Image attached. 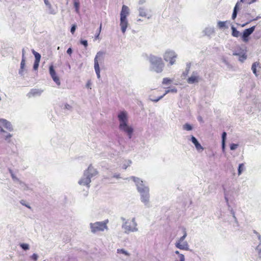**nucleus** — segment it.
<instances>
[{
  "label": "nucleus",
  "instance_id": "f257e3e1",
  "mask_svg": "<svg viewBox=\"0 0 261 261\" xmlns=\"http://www.w3.org/2000/svg\"><path fill=\"white\" fill-rule=\"evenodd\" d=\"M135 183L138 192L140 195L141 201L146 207L151 206L150 202L149 189L148 187L140 178L135 176L129 178Z\"/></svg>",
  "mask_w": 261,
  "mask_h": 261
},
{
  "label": "nucleus",
  "instance_id": "f03ea898",
  "mask_svg": "<svg viewBox=\"0 0 261 261\" xmlns=\"http://www.w3.org/2000/svg\"><path fill=\"white\" fill-rule=\"evenodd\" d=\"M118 119L119 122V129L126 134L128 137L130 139L133 135L134 129L128 125L127 113L125 111H121L118 115Z\"/></svg>",
  "mask_w": 261,
  "mask_h": 261
},
{
  "label": "nucleus",
  "instance_id": "7ed1b4c3",
  "mask_svg": "<svg viewBox=\"0 0 261 261\" xmlns=\"http://www.w3.org/2000/svg\"><path fill=\"white\" fill-rule=\"evenodd\" d=\"M148 59L150 63L151 70L156 73H161L163 71L165 64L161 57L150 55Z\"/></svg>",
  "mask_w": 261,
  "mask_h": 261
},
{
  "label": "nucleus",
  "instance_id": "20e7f679",
  "mask_svg": "<svg viewBox=\"0 0 261 261\" xmlns=\"http://www.w3.org/2000/svg\"><path fill=\"white\" fill-rule=\"evenodd\" d=\"M129 9L125 6L123 5L120 12V27L122 33L125 34L126 29L128 25V22L127 16L129 15Z\"/></svg>",
  "mask_w": 261,
  "mask_h": 261
},
{
  "label": "nucleus",
  "instance_id": "39448f33",
  "mask_svg": "<svg viewBox=\"0 0 261 261\" xmlns=\"http://www.w3.org/2000/svg\"><path fill=\"white\" fill-rule=\"evenodd\" d=\"M98 171L94 168L91 165H90L87 170L85 171V178L83 179V184L87 186V189L90 187V184L91 180L95 178L98 175Z\"/></svg>",
  "mask_w": 261,
  "mask_h": 261
},
{
  "label": "nucleus",
  "instance_id": "423d86ee",
  "mask_svg": "<svg viewBox=\"0 0 261 261\" xmlns=\"http://www.w3.org/2000/svg\"><path fill=\"white\" fill-rule=\"evenodd\" d=\"M109 221L108 219L103 221L96 222L90 224L91 231L92 233H95L100 231H103L105 229H108L107 224Z\"/></svg>",
  "mask_w": 261,
  "mask_h": 261
},
{
  "label": "nucleus",
  "instance_id": "0eeeda50",
  "mask_svg": "<svg viewBox=\"0 0 261 261\" xmlns=\"http://www.w3.org/2000/svg\"><path fill=\"white\" fill-rule=\"evenodd\" d=\"M183 236L179 238L175 243V246L180 250H189V245L188 242L185 241V239L187 236L186 229L185 227H182Z\"/></svg>",
  "mask_w": 261,
  "mask_h": 261
},
{
  "label": "nucleus",
  "instance_id": "6e6552de",
  "mask_svg": "<svg viewBox=\"0 0 261 261\" xmlns=\"http://www.w3.org/2000/svg\"><path fill=\"white\" fill-rule=\"evenodd\" d=\"M137 223L136 221L135 218H132L131 221L125 222L122 224V228L124 230V232L128 234L130 232H137L138 231L137 227Z\"/></svg>",
  "mask_w": 261,
  "mask_h": 261
},
{
  "label": "nucleus",
  "instance_id": "1a4fd4ad",
  "mask_svg": "<svg viewBox=\"0 0 261 261\" xmlns=\"http://www.w3.org/2000/svg\"><path fill=\"white\" fill-rule=\"evenodd\" d=\"M105 53L101 51H98L94 58V70L98 79L100 78V70L99 67V63H101L103 61Z\"/></svg>",
  "mask_w": 261,
  "mask_h": 261
},
{
  "label": "nucleus",
  "instance_id": "9d476101",
  "mask_svg": "<svg viewBox=\"0 0 261 261\" xmlns=\"http://www.w3.org/2000/svg\"><path fill=\"white\" fill-rule=\"evenodd\" d=\"M177 54L173 50L168 49L165 51L163 55V58L165 61L169 62L170 66L175 63Z\"/></svg>",
  "mask_w": 261,
  "mask_h": 261
},
{
  "label": "nucleus",
  "instance_id": "9b49d317",
  "mask_svg": "<svg viewBox=\"0 0 261 261\" xmlns=\"http://www.w3.org/2000/svg\"><path fill=\"white\" fill-rule=\"evenodd\" d=\"M246 53V49L239 47L233 51L232 55L238 56L239 57V61L241 62H243L247 59Z\"/></svg>",
  "mask_w": 261,
  "mask_h": 261
},
{
  "label": "nucleus",
  "instance_id": "f8f14e48",
  "mask_svg": "<svg viewBox=\"0 0 261 261\" xmlns=\"http://www.w3.org/2000/svg\"><path fill=\"white\" fill-rule=\"evenodd\" d=\"M224 192V198L227 206L229 207L228 199L231 197H233L234 193V188L232 187H227L226 186L223 187Z\"/></svg>",
  "mask_w": 261,
  "mask_h": 261
},
{
  "label": "nucleus",
  "instance_id": "ddd939ff",
  "mask_svg": "<svg viewBox=\"0 0 261 261\" xmlns=\"http://www.w3.org/2000/svg\"><path fill=\"white\" fill-rule=\"evenodd\" d=\"M200 80L199 74L198 71H194L191 75L187 80V82L189 84L198 83Z\"/></svg>",
  "mask_w": 261,
  "mask_h": 261
},
{
  "label": "nucleus",
  "instance_id": "4468645a",
  "mask_svg": "<svg viewBox=\"0 0 261 261\" xmlns=\"http://www.w3.org/2000/svg\"><path fill=\"white\" fill-rule=\"evenodd\" d=\"M255 26H253L250 28L245 29L242 35V39L244 42H247L249 41V36L254 31Z\"/></svg>",
  "mask_w": 261,
  "mask_h": 261
},
{
  "label": "nucleus",
  "instance_id": "2eb2a0df",
  "mask_svg": "<svg viewBox=\"0 0 261 261\" xmlns=\"http://www.w3.org/2000/svg\"><path fill=\"white\" fill-rule=\"evenodd\" d=\"M4 128L9 131H12L13 129L12 125L9 121L6 119H0V132H4Z\"/></svg>",
  "mask_w": 261,
  "mask_h": 261
},
{
  "label": "nucleus",
  "instance_id": "dca6fc26",
  "mask_svg": "<svg viewBox=\"0 0 261 261\" xmlns=\"http://www.w3.org/2000/svg\"><path fill=\"white\" fill-rule=\"evenodd\" d=\"M49 74L53 79V81L58 85H60V81L59 77L54 68L53 65H50L49 68Z\"/></svg>",
  "mask_w": 261,
  "mask_h": 261
},
{
  "label": "nucleus",
  "instance_id": "f3484780",
  "mask_svg": "<svg viewBox=\"0 0 261 261\" xmlns=\"http://www.w3.org/2000/svg\"><path fill=\"white\" fill-rule=\"evenodd\" d=\"M191 141L194 144L196 149L198 151H202L203 150V147L201 145V144L198 141L197 139L195 137L192 136Z\"/></svg>",
  "mask_w": 261,
  "mask_h": 261
},
{
  "label": "nucleus",
  "instance_id": "a211bd4d",
  "mask_svg": "<svg viewBox=\"0 0 261 261\" xmlns=\"http://www.w3.org/2000/svg\"><path fill=\"white\" fill-rule=\"evenodd\" d=\"M25 58H24V49H22V60H21V63H20V69L19 71V74H21L23 73V69H24V66H25Z\"/></svg>",
  "mask_w": 261,
  "mask_h": 261
},
{
  "label": "nucleus",
  "instance_id": "6ab92c4d",
  "mask_svg": "<svg viewBox=\"0 0 261 261\" xmlns=\"http://www.w3.org/2000/svg\"><path fill=\"white\" fill-rule=\"evenodd\" d=\"M204 33L205 35L210 36L215 33V29L212 27H207L204 30Z\"/></svg>",
  "mask_w": 261,
  "mask_h": 261
},
{
  "label": "nucleus",
  "instance_id": "aec40b11",
  "mask_svg": "<svg viewBox=\"0 0 261 261\" xmlns=\"http://www.w3.org/2000/svg\"><path fill=\"white\" fill-rule=\"evenodd\" d=\"M191 63H187L186 64V68L185 71H184L182 74V76L183 77L185 78L188 75L191 67Z\"/></svg>",
  "mask_w": 261,
  "mask_h": 261
},
{
  "label": "nucleus",
  "instance_id": "412c9836",
  "mask_svg": "<svg viewBox=\"0 0 261 261\" xmlns=\"http://www.w3.org/2000/svg\"><path fill=\"white\" fill-rule=\"evenodd\" d=\"M139 15L142 17H147V10L143 7H140L138 9Z\"/></svg>",
  "mask_w": 261,
  "mask_h": 261
},
{
  "label": "nucleus",
  "instance_id": "4be33fe9",
  "mask_svg": "<svg viewBox=\"0 0 261 261\" xmlns=\"http://www.w3.org/2000/svg\"><path fill=\"white\" fill-rule=\"evenodd\" d=\"M231 30H232V35L233 37H238L240 35V33L239 31H238L236 28H234L233 26L231 27Z\"/></svg>",
  "mask_w": 261,
  "mask_h": 261
},
{
  "label": "nucleus",
  "instance_id": "5701e85b",
  "mask_svg": "<svg viewBox=\"0 0 261 261\" xmlns=\"http://www.w3.org/2000/svg\"><path fill=\"white\" fill-rule=\"evenodd\" d=\"M245 170V166L243 163L240 164L239 165L238 169V173L239 175H240L243 171Z\"/></svg>",
  "mask_w": 261,
  "mask_h": 261
},
{
  "label": "nucleus",
  "instance_id": "b1692460",
  "mask_svg": "<svg viewBox=\"0 0 261 261\" xmlns=\"http://www.w3.org/2000/svg\"><path fill=\"white\" fill-rule=\"evenodd\" d=\"M177 89L175 87H173L172 88H170V89H169L166 90L165 93L163 95H164V97L168 93H177Z\"/></svg>",
  "mask_w": 261,
  "mask_h": 261
},
{
  "label": "nucleus",
  "instance_id": "393cba45",
  "mask_svg": "<svg viewBox=\"0 0 261 261\" xmlns=\"http://www.w3.org/2000/svg\"><path fill=\"white\" fill-rule=\"evenodd\" d=\"M172 82V80L168 78V77H165L163 79L162 84L163 85H170Z\"/></svg>",
  "mask_w": 261,
  "mask_h": 261
},
{
  "label": "nucleus",
  "instance_id": "a878e982",
  "mask_svg": "<svg viewBox=\"0 0 261 261\" xmlns=\"http://www.w3.org/2000/svg\"><path fill=\"white\" fill-rule=\"evenodd\" d=\"M33 54L35 56V62H40V59H41V55L37 52H36L35 51H33Z\"/></svg>",
  "mask_w": 261,
  "mask_h": 261
},
{
  "label": "nucleus",
  "instance_id": "bb28decb",
  "mask_svg": "<svg viewBox=\"0 0 261 261\" xmlns=\"http://www.w3.org/2000/svg\"><path fill=\"white\" fill-rule=\"evenodd\" d=\"M183 129L186 130H191L193 128L192 126L189 124V123H186L183 125Z\"/></svg>",
  "mask_w": 261,
  "mask_h": 261
},
{
  "label": "nucleus",
  "instance_id": "cd10ccee",
  "mask_svg": "<svg viewBox=\"0 0 261 261\" xmlns=\"http://www.w3.org/2000/svg\"><path fill=\"white\" fill-rule=\"evenodd\" d=\"M258 65L256 62L253 63L252 65L251 69L253 71V73L257 76V74L256 73V66Z\"/></svg>",
  "mask_w": 261,
  "mask_h": 261
},
{
  "label": "nucleus",
  "instance_id": "c85d7f7f",
  "mask_svg": "<svg viewBox=\"0 0 261 261\" xmlns=\"http://www.w3.org/2000/svg\"><path fill=\"white\" fill-rule=\"evenodd\" d=\"M226 22V21H219L218 22V24H217L218 27L220 29H223L225 27Z\"/></svg>",
  "mask_w": 261,
  "mask_h": 261
},
{
  "label": "nucleus",
  "instance_id": "c756f323",
  "mask_svg": "<svg viewBox=\"0 0 261 261\" xmlns=\"http://www.w3.org/2000/svg\"><path fill=\"white\" fill-rule=\"evenodd\" d=\"M41 93V91H40L39 90H37V89H33V90H32V91L31 92V93L33 95H40Z\"/></svg>",
  "mask_w": 261,
  "mask_h": 261
},
{
  "label": "nucleus",
  "instance_id": "7c9ffc66",
  "mask_svg": "<svg viewBox=\"0 0 261 261\" xmlns=\"http://www.w3.org/2000/svg\"><path fill=\"white\" fill-rule=\"evenodd\" d=\"M74 7L75 9V10L77 12H79V8H80V3L79 2L76 1H74Z\"/></svg>",
  "mask_w": 261,
  "mask_h": 261
},
{
  "label": "nucleus",
  "instance_id": "2f4dec72",
  "mask_svg": "<svg viewBox=\"0 0 261 261\" xmlns=\"http://www.w3.org/2000/svg\"><path fill=\"white\" fill-rule=\"evenodd\" d=\"M117 253L124 254L127 256L129 255V254L126 251H125L124 249H118Z\"/></svg>",
  "mask_w": 261,
  "mask_h": 261
},
{
  "label": "nucleus",
  "instance_id": "473e14b6",
  "mask_svg": "<svg viewBox=\"0 0 261 261\" xmlns=\"http://www.w3.org/2000/svg\"><path fill=\"white\" fill-rule=\"evenodd\" d=\"M228 210H229L231 214L232 215L233 218H234V220L235 221H237V218L236 217V216H235V213L234 212V211L233 210V209L230 207V206L229 205V207L228 206Z\"/></svg>",
  "mask_w": 261,
  "mask_h": 261
},
{
  "label": "nucleus",
  "instance_id": "72a5a7b5",
  "mask_svg": "<svg viewBox=\"0 0 261 261\" xmlns=\"http://www.w3.org/2000/svg\"><path fill=\"white\" fill-rule=\"evenodd\" d=\"M238 146L239 145L237 144L232 143L230 145V149L231 150H234L237 148Z\"/></svg>",
  "mask_w": 261,
  "mask_h": 261
},
{
  "label": "nucleus",
  "instance_id": "f704fd0d",
  "mask_svg": "<svg viewBox=\"0 0 261 261\" xmlns=\"http://www.w3.org/2000/svg\"><path fill=\"white\" fill-rule=\"evenodd\" d=\"M92 82L90 80H88L86 84V87L88 89H91Z\"/></svg>",
  "mask_w": 261,
  "mask_h": 261
},
{
  "label": "nucleus",
  "instance_id": "c9c22d12",
  "mask_svg": "<svg viewBox=\"0 0 261 261\" xmlns=\"http://www.w3.org/2000/svg\"><path fill=\"white\" fill-rule=\"evenodd\" d=\"M227 134L226 132H223L222 134V142H225L226 139Z\"/></svg>",
  "mask_w": 261,
  "mask_h": 261
},
{
  "label": "nucleus",
  "instance_id": "e433bc0d",
  "mask_svg": "<svg viewBox=\"0 0 261 261\" xmlns=\"http://www.w3.org/2000/svg\"><path fill=\"white\" fill-rule=\"evenodd\" d=\"M163 97H164V95H161V96H159V97H158L156 98H154V99L150 98V99L152 101L156 102L159 101L160 99H161Z\"/></svg>",
  "mask_w": 261,
  "mask_h": 261
},
{
  "label": "nucleus",
  "instance_id": "4c0bfd02",
  "mask_svg": "<svg viewBox=\"0 0 261 261\" xmlns=\"http://www.w3.org/2000/svg\"><path fill=\"white\" fill-rule=\"evenodd\" d=\"M256 250L258 252V255L261 257V245H259L256 247Z\"/></svg>",
  "mask_w": 261,
  "mask_h": 261
},
{
  "label": "nucleus",
  "instance_id": "58836bf2",
  "mask_svg": "<svg viewBox=\"0 0 261 261\" xmlns=\"http://www.w3.org/2000/svg\"><path fill=\"white\" fill-rule=\"evenodd\" d=\"M20 246L21 247V248L22 249H23L24 250H28L29 249V245L27 244H21L20 245Z\"/></svg>",
  "mask_w": 261,
  "mask_h": 261
},
{
  "label": "nucleus",
  "instance_id": "ea45409f",
  "mask_svg": "<svg viewBox=\"0 0 261 261\" xmlns=\"http://www.w3.org/2000/svg\"><path fill=\"white\" fill-rule=\"evenodd\" d=\"M240 5V3L238 2L234 7L233 11H235V10H236V12L238 11V10L239 9V6Z\"/></svg>",
  "mask_w": 261,
  "mask_h": 261
},
{
  "label": "nucleus",
  "instance_id": "a19ab883",
  "mask_svg": "<svg viewBox=\"0 0 261 261\" xmlns=\"http://www.w3.org/2000/svg\"><path fill=\"white\" fill-rule=\"evenodd\" d=\"M39 64V62H35L33 66V68L34 70H37L38 68Z\"/></svg>",
  "mask_w": 261,
  "mask_h": 261
},
{
  "label": "nucleus",
  "instance_id": "79ce46f5",
  "mask_svg": "<svg viewBox=\"0 0 261 261\" xmlns=\"http://www.w3.org/2000/svg\"><path fill=\"white\" fill-rule=\"evenodd\" d=\"M238 12H236L233 11V13L232 14V19L234 20L237 16Z\"/></svg>",
  "mask_w": 261,
  "mask_h": 261
},
{
  "label": "nucleus",
  "instance_id": "37998d69",
  "mask_svg": "<svg viewBox=\"0 0 261 261\" xmlns=\"http://www.w3.org/2000/svg\"><path fill=\"white\" fill-rule=\"evenodd\" d=\"M76 29V25L73 24L71 28V33L73 34Z\"/></svg>",
  "mask_w": 261,
  "mask_h": 261
},
{
  "label": "nucleus",
  "instance_id": "c03bdc74",
  "mask_svg": "<svg viewBox=\"0 0 261 261\" xmlns=\"http://www.w3.org/2000/svg\"><path fill=\"white\" fill-rule=\"evenodd\" d=\"M179 261H185V257L184 254L179 255Z\"/></svg>",
  "mask_w": 261,
  "mask_h": 261
},
{
  "label": "nucleus",
  "instance_id": "a18cd8bd",
  "mask_svg": "<svg viewBox=\"0 0 261 261\" xmlns=\"http://www.w3.org/2000/svg\"><path fill=\"white\" fill-rule=\"evenodd\" d=\"M31 257L33 260H36L38 258V255L36 254H33Z\"/></svg>",
  "mask_w": 261,
  "mask_h": 261
},
{
  "label": "nucleus",
  "instance_id": "49530a36",
  "mask_svg": "<svg viewBox=\"0 0 261 261\" xmlns=\"http://www.w3.org/2000/svg\"><path fill=\"white\" fill-rule=\"evenodd\" d=\"M83 45L85 47H87L88 45V42L87 40H83Z\"/></svg>",
  "mask_w": 261,
  "mask_h": 261
},
{
  "label": "nucleus",
  "instance_id": "de8ad7c7",
  "mask_svg": "<svg viewBox=\"0 0 261 261\" xmlns=\"http://www.w3.org/2000/svg\"><path fill=\"white\" fill-rule=\"evenodd\" d=\"M225 148V142H222V149L223 151H224Z\"/></svg>",
  "mask_w": 261,
  "mask_h": 261
},
{
  "label": "nucleus",
  "instance_id": "09e8293b",
  "mask_svg": "<svg viewBox=\"0 0 261 261\" xmlns=\"http://www.w3.org/2000/svg\"><path fill=\"white\" fill-rule=\"evenodd\" d=\"M121 220L123 221V223H125V222H128L129 220H126L124 217H121Z\"/></svg>",
  "mask_w": 261,
  "mask_h": 261
},
{
  "label": "nucleus",
  "instance_id": "8fccbe9b",
  "mask_svg": "<svg viewBox=\"0 0 261 261\" xmlns=\"http://www.w3.org/2000/svg\"><path fill=\"white\" fill-rule=\"evenodd\" d=\"M67 53L70 55L72 53V49L71 48H69L67 50Z\"/></svg>",
  "mask_w": 261,
  "mask_h": 261
},
{
  "label": "nucleus",
  "instance_id": "3c124183",
  "mask_svg": "<svg viewBox=\"0 0 261 261\" xmlns=\"http://www.w3.org/2000/svg\"><path fill=\"white\" fill-rule=\"evenodd\" d=\"M256 1V0H250V1H249V0H248V1L247 2V4H252V3H253L255 2Z\"/></svg>",
  "mask_w": 261,
  "mask_h": 261
},
{
  "label": "nucleus",
  "instance_id": "603ef678",
  "mask_svg": "<svg viewBox=\"0 0 261 261\" xmlns=\"http://www.w3.org/2000/svg\"><path fill=\"white\" fill-rule=\"evenodd\" d=\"M113 177L116 178H120L119 174H114Z\"/></svg>",
  "mask_w": 261,
  "mask_h": 261
},
{
  "label": "nucleus",
  "instance_id": "864d4df0",
  "mask_svg": "<svg viewBox=\"0 0 261 261\" xmlns=\"http://www.w3.org/2000/svg\"><path fill=\"white\" fill-rule=\"evenodd\" d=\"M65 107L67 109H70L71 108V107L69 105H68V104L65 105Z\"/></svg>",
  "mask_w": 261,
  "mask_h": 261
},
{
  "label": "nucleus",
  "instance_id": "5fc2aeb1",
  "mask_svg": "<svg viewBox=\"0 0 261 261\" xmlns=\"http://www.w3.org/2000/svg\"><path fill=\"white\" fill-rule=\"evenodd\" d=\"M145 3V1L144 0H140L139 2V4L140 5H142L143 4H144Z\"/></svg>",
  "mask_w": 261,
  "mask_h": 261
},
{
  "label": "nucleus",
  "instance_id": "6e6d98bb",
  "mask_svg": "<svg viewBox=\"0 0 261 261\" xmlns=\"http://www.w3.org/2000/svg\"><path fill=\"white\" fill-rule=\"evenodd\" d=\"M11 137H12V135H10V134H9V135H8L6 137L5 139H6V140H7L8 138H11Z\"/></svg>",
  "mask_w": 261,
  "mask_h": 261
},
{
  "label": "nucleus",
  "instance_id": "4d7b16f0",
  "mask_svg": "<svg viewBox=\"0 0 261 261\" xmlns=\"http://www.w3.org/2000/svg\"><path fill=\"white\" fill-rule=\"evenodd\" d=\"M261 18V16H257L255 18L253 19L252 20H257V19H258L259 18Z\"/></svg>",
  "mask_w": 261,
  "mask_h": 261
},
{
  "label": "nucleus",
  "instance_id": "13d9d810",
  "mask_svg": "<svg viewBox=\"0 0 261 261\" xmlns=\"http://www.w3.org/2000/svg\"><path fill=\"white\" fill-rule=\"evenodd\" d=\"M175 253L176 254H178L179 257V255H180V254H181V253H179V252L178 251H175Z\"/></svg>",
  "mask_w": 261,
  "mask_h": 261
},
{
  "label": "nucleus",
  "instance_id": "bf43d9fd",
  "mask_svg": "<svg viewBox=\"0 0 261 261\" xmlns=\"http://www.w3.org/2000/svg\"><path fill=\"white\" fill-rule=\"evenodd\" d=\"M255 232V233H256V234L257 235V237H258V239L260 240V235L259 234H258L256 232Z\"/></svg>",
  "mask_w": 261,
  "mask_h": 261
},
{
  "label": "nucleus",
  "instance_id": "052dcab7",
  "mask_svg": "<svg viewBox=\"0 0 261 261\" xmlns=\"http://www.w3.org/2000/svg\"><path fill=\"white\" fill-rule=\"evenodd\" d=\"M127 168V166H125V165H123V168L124 169H126Z\"/></svg>",
  "mask_w": 261,
  "mask_h": 261
},
{
  "label": "nucleus",
  "instance_id": "680f3d73",
  "mask_svg": "<svg viewBox=\"0 0 261 261\" xmlns=\"http://www.w3.org/2000/svg\"><path fill=\"white\" fill-rule=\"evenodd\" d=\"M84 194L85 195H88V191H86V192H85V193H84Z\"/></svg>",
  "mask_w": 261,
  "mask_h": 261
},
{
  "label": "nucleus",
  "instance_id": "e2e57ef3",
  "mask_svg": "<svg viewBox=\"0 0 261 261\" xmlns=\"http://www.w3.org/2000/svg\"><path fill=\"white\" fill-rule=\"evenodd\" d=\"M44 3H45L46 4H47V2H48L47 0H44Z\"/></svg>",
  "mask_w": 261,
  "mask_h": 261
},
{
  "label": "nucleus",
  "instance_id": "0e129e2a",
  "mask_svg": "<svg viewBox=\"0 0 261 261\" xmlns=\"http://www.w3.org/2000/svg\"><path fill=\"white\" fill-rule=\"evenodd\" d=\"M79 183L80 184H81L82 183V180H79Z\"/></svg>",
  "mask_w": 261,
  "mask_h": 261
},
{
  "label": "nucleus",
  "instance_id": "69168bd1",
  "mask_svg": "<svg viewBox=\"0 0 261 261\" xmlns=\"http://www.w3.org/2000/svg\"><path fill=\"white\" fill-rule=\"evenodd\" d=\"M101 28V25H100V26L99 27V31H100Z\"/></svg>",
  "mask_w": 261,
  "mask_h": 261
},
{
  "label": "nucleus",
  "instance_id": "338daca9",
  "mask_svg": "<svg viewBox=\"0 0 261 261\" xmlns=\"http://www.w3.org/2000/svg\"><path fill=\"white\" fill-rule=\"evenodd\" d=\"M244 0H240L241 2H243Z\"/></svg>",
  "mask_w": 261,
  "mask_h": 261
},
{
  "label": "nucleus",
  "instance_id": "774afa93",
  "mask_svg": "<svg viewBox=\"0 0 261 261\" xmlns=\"http://www.w3.org/2000/svg\"><path fill=\"white\" fill-rule=\"evenodd\" d=\"M147 18L149 19L150 18V16H148Z\"/></svg>",
  "mask_w": 261,
  "mask_h": 261
}]
</instances>
